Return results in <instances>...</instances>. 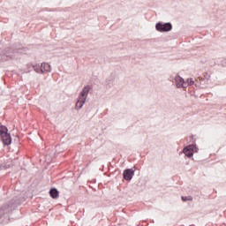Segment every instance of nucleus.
I'll return each mask as SVG.
<instances>
[{"mask_svg": "<svg viewBox=\"0 0 226 226\" xmlns=\"http://www.w3.org/2000/svg\"><path fill=\"white\" fill-rule=\"evenodd\" d=\"M181 200H183V202H192V200H193V197L192 196H182Z\"/></svg>", "mask_w": 226, "mask_h": 226, "instance_id": "nucleus-12", "label": "nucleus"}, {"mask_svg": "<svg viewBox=\"0 0 226 226\" xmlns=\"http://www.w3.org/2000/svg\"><path fill=\"white\" fill-rule=\"evenodd\" d=\"M41 68H42V73H45V72H52V68L50 67V64H47V63H42L41 64Z\"/></svg>", "mask_w": 226, "mask_h": 226, "instance_id": "nucleus-10", "label": "nucleus"}, {"mask_svg": "<svg viewBox=\"0 0 226 226\" xmlns=\"http://www.w3.org/2000/svg\"><path fill=\"white\" fill-rule=\"evenodd\" d=\"M187 84L189 86H193V84H195V81H193V79L191 78L187 79Z\"/></svg>", "mask_w": 226, "mask_h": 226, "instance_id": "nucleus-14", "label": "nucleus"}, {"mask_svg": "<svg viewBox=\"0 0 226 226\" xmlns=\"http://www.w3.org/2000/svg\"><path fill=\"white\" fill-rule=\"evenodd\" d=\"M6 169H10V165L0 164V170H6Z\"/></svg>", "mask_w": 226, "mask_h": 226, "instance_id": "nucleus-13", "label": "nucleus"}, {"mask_svg": "<svg viewBox=\"0 0 226 226\" xmlns=\"http://www.w3.org/2000/svg\"><path fill=\"white\" fill-rule=\"evenodd\" d=\"M49 195L52 199H57V197H59V191H57L56 188H51L49 190Z\"/></svg>", "mask_w": 226, "mask_h": 226, "instance_id": "nucleus-9", "label": "nucleus"}, {"mask_svg": "<svg viewBox=\"0 0 226 226\" xmlns=\"http://www.w3.org/2000/svg\"><path fill=\"white\" fill-rule=\"evenodd\" d=\"M195 149H197V147L195 145H189L184 147L182 153H184V154L187 156V158H192V156H193V151H195Z\"/></svg>", "mask_w": 226, "mask_h": 226, "instance_id": "nucleus-6", "label": "nucleus"}, {"mask_svg": "<svg viewBox=\"0 0 226 226\" xmlns=\"http://www.w3.org/2000/svg\"><path fill=\"white\" fill-rule=\"evenodd\" d=\"M89 91H91L90 86H86L82 88L79 95L78 97V101L76 102V109L80 110L86 104V100H87V96L89 94Z\"/></svg>", "mask_w": 226, "mask_h": 226, "instance_id": "nucleus-2", "label": "nucleus"}, {"mask_svg": "<svg viewBox=\"0 0 226 226\" xmlns=\"http://www.w3.org/2000/svg\"><path fill=\"white\" fill-rule=\"evenodd\" d=\"M17 206H19V201L17 200H11L9 203L0 207V225L10 223V215L13 213Z\"/></svg>", "mask_w": 226, "mask_h": 226, "instance_id": "nucleus-1", "label": "nucleus"}, {"mask_svg": "<svg viewBox=\"0 0 226 226\" xmlns=\"http://www.w3.org/2000/svg\"><path fill=\"white\" fill-rule=\"evenodd\" d=\"M24 52H26V48H11L6 49L5 56L10 59H15L16 54H24Z\"/></svg>", "mask_w": 226, "mask_h": 226, "instance_id": "nucleus-4", "label": "nucleus"}, {"mask_svg": "<svg viewBox=\"0 0 226 226\" xmlns=\"http://www.w3.org/2000/svg\"><path fill=\"white\" fill-rule=\"evenodd\" d=\"M175 82L177 88L185 87V79L181 76L177 75L175 77Z\"/></svg>", "mask_w": 226, "mask_h": 226, "instance_id": "nucleus-8", "label": "nucleus"}, {"mask_svg": "<svg viewBox=\"0 0 226 226\" xmlns=\"http://www.w3.org/2000/svg\"><path fill=\"white\" fill-rule=\"evenodd\" d=\"M222 66H223L224 68H226V58H223L221 62Z\"/></svg>", "mask_w": 226, "mask_h": 226, "instance_id": "nucleus-15", "label": "nucleus"}, {"mask_svg": "<svg viewBox=\"0 0 226 226\" xmlns=\"http://www.w3.org/2000/svg\"><path fill=\"white\" fill-rule=\"evenodd\" d=\"M155 29L159 33H169V31H172V23H170V22H167V23L158 22L155 25Z\"/></svg>", "mask_w": 226, "mask_h": 226, "instance_id": "nucleus-5", "label": "nucleus"}, {"mask_svg": "<svg viewBox=\"0 0 226 226\" xmlns=\"http://www.w3.org/2000/svg\"><path fill=\"white\" fill-rule=\"evenodd\" d=\"M0 139L4 146L11 144V135L8 132V127L0 125Z\"/></svg>", "mask_w": 226, "mask_h": 226, "instance_id": "nucleus-3", "label": "nucleus"}, {"mask_svg": "<svg viewBox=\"0 0 226 226\" xmlns=\"http://www.w3.org/2000/svg\"><path fill=\"white\" fill-rule=\"evenodd\" d=\"M135 176V170L133 169H126L123 173V177L125 181H132Z\"/></svg>", "mask_w": 226, "mask_h": 226, "instance_id": "nucleus-7", "label": "nucleus"}, {"mask_svg": "<svg viewBox=\"0 0 226 226\" xmlns=\"http://www.w3.org/2000/svg\"><path fill=\"white\" fill-rule=\"evenodd\" d=\"M33 69L34 72H36V73H43V67H41V65H34Z\"/></svg>", "mask_w": 226, "mask_h": 226, "instance_id": "nucleus-11", "label": "nucleus"}]
</instances>
